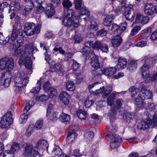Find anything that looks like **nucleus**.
I'll use <instances>...</instances> for the list:
<instances>
[{"label": "nucleus", "mask_w": 157, "mask_h": 157, "mask_svg": "<svg viewBox=\"0 0 157 157\" xmlns=\"http://www.w3.org/2000/svg\"><path fill=\"white\" fill-rule=\"evenodd\" d=\"M52 154L55 156H60L62 155V157H69L66 155L62 153L61 149L58 146H55L52 151Z\"/></svg>", "instance_id": "obj_17"}, {"label": "nucleus", "mask_w": 157, "mask_h": 157, "mask_svg": "<svg viewBox=\"0 0 157 157\" xmlns=\"http://www.w3.org/2000/svg\"><path fill=\"white\" fill-rule=\"evenodd\" d=\"M48 143L46 140H39L37 143L36 146L35 147H37V150L38 151V148L46 149L48 151Z\"/></svg>", "instance_id": "obj_23"}, {"label": "nucleus", "mask_w": 157, "mask_h": 157, "mask_svg": "<svg viewBox=\"0 0 157 157\" xmlns=\"http://www.w3.org/2000/svg\"><path fill=\"white\" fill-rule=\"evenodd\" d=\"M37 147L30 144H25L23 145V154L25 157H31L35 152L37 151Z\"/></svg>", "instance_id": "obj_11"}, {"label": "nucleus", "mask_w": 157, "mask_h": 157, "mask_svg": "<svg viewBox=\"0 0 157 157\" xmlns=\"http://www.w3.org/2000/svg\"><path fill=\"white\" fill-rule=\"evenodd\" d=\"M77 136V133L73 131L69 132L66 139L67 142L69 144H71L75 140Z\"/></svg>", "instance_id": "obj_22"}, {"label": "nucleus", "mask_w": 157, "mask_h": 157, "mask_svg": "<svg viewBox=\"0 0 157 157\" xmlns=\"http://www.w3.org/2000/svg\"><path fill=\"white\" fill-rule=\"evenodd\" d=\"M140 87L141 89V93L135 98V104L136 106V109L137 110L146 107V104L144 101L148 100V99H151L153 96L152 92L147 89L146 82H141Z\"/></svg>", "instance_id": "obj_1"}, {"label": "nucleus", "mask_w": 157, "mask_h": 157, "mask_svg": "<svg viewBox=\"0 0 157 157\" xmlns=\"http://www.w3.org/2000/svg\"><path fill=\"white\" fill-rule=\"evenodd\" d=\"M23 40L21 38L17 41L16 44L13 46V54L20 58V63H24L26 67L29 69H30L32 67V63L30 57H27L25 58L26 53L23 50H21V48L23 45Z\"/></svg>", "instance_id": "obj_2"}, {"label": "nucleus", "mask_w": 157, "mask_h": 157, "mask_svg": "<svg viewBox=\"0 0 157 157\" xmlns=\"http://www.w3.org/2000/svg\"><path fill=\"white\" fill-rule=\"evenodd\" d=\"M32 10L31 7L29 6H26L23 10V13L26 16L30 13Z\"/></svg>", "instance_id": "obj_55"}, {"label": "nucleus", "mask_w": 157, "mask_h": 157, "mask_svg": "<svg viewBox=\"0 0 157 157\" xmlns=\"http://www.w3.org/2000/svg\"><path fill=\"white\" fill-rule=\"evenodd\" d=\"M33 5L35 7H37L39 5L42 4V2L41 0H30Z\"/></svg>", "instance_id": "obj_54"}, {"label": "nucleus", "mask_w": 157, "mask_h": 157, "mask_svg": "<svg viewBox=\"0 0 157 157\" xmlns=\"http://www.w3.org/2000/svg\"><path fill=\"white\" fill-rule=\"evenodd\" d=\"M144 64L141 67L140 69L142 75L144 78H147L149 76V69L151 67L152 62V59L146 56L141 60Z\"/></svg>", "instance_id": "obj_8"}, {"label": "nucleus", "mask_w": 157, "mask_h": 157, "mask_svg": "<svg viewBox=\"0 0 157 157\" xmlns=\"http://www.w3.org/2000/svg\"><path fill=\"white\" fill-rule=\"evenodd\" d=\"M144 102H145L146 106V107H144L143 108H147L151 110L155 107V106L154 104L153 103L151 102V100H150V103H149V100L147 101H145Z\"/></svg>", "instance_id": "obj_41"}, {"label": "nucleus", "mask_w": 157, "mask_h": 157, "mask_svg": "<svg viewBox=\"0 0 157 157\" xmlns=\"http://www.w3.org/2000/svg\"><path fill=\"white\" fill-rule=\"evenodd\" d=\"M40 82L39 81H37L36 86L33 87L31 90V92L33 93H36L40 90Z\"/></svg>", "instance_id": "obj_45"}, {"label": "nucleus", "mask_w": 157, "mask_h": 157, "mask_svg": "<svg viewBox=\"0 0 157 157\" xmlns=\"http://www.w3.org/2000/svg\"><path fill=\"white\" fill-rule=\"evenodd\" d=\"M89 30H91L92 29L96 30L98 29V25L96 23L94 22L91 23L88 28Z\"/></svg>", "instance_id": "obj_56"}, {"label": "nucleus", "mask_w": 157, "mask_h": 157, "mask_svg": "<svg viewBox=\"0 0 157 157\" xmlns=\"http://www.w3.org/2000/svg\"><path fill=\"white\" fill-rule=\"evenodd\" d=\"M60 100L66 105H67L69 102L70 96L66 92H62L59 95Z\"/></svg>", "instance_id": "obj_18"}, {"label": "nucleus", "mask_w": 157, "mask_h": 157, "mask_svg": "<svg viewBox=\"0 0 157 157\" xmlns=\"http://www.w3.org/2000/svg\"><path fill=\"white\" fill-rule=\"evenodd\" d=\"M149 20V18L148 17L143 15L140 23L144 24H146L148 22Z\"/></svg>", "instance_id": "obj_64"}, {"label": "nucleus", "mask_w": 157, "mask_h": 157, "mask_svg": "<svg viewBox=\"0 0 157 157\" xmlns=\"http://www.w3.org/2000/svg\"><path fill=\"white\" fill-rule=\"evenodd\" d=\"M48 97L50 98H55L57 94V90L54 88H51L48 91Z\"/></svg>", "instance_id": "obj_33"}, {"label": "nucleus", "mask_w": 157, "mask_h": 157, "mask_svg": "<svg viewBox=\"0 0 157 157\" xmlns=\"http://www.w3.org/2000/svg\"><path fill=\"white\" fill-rule=\"evenodd\" d=\"M107 32L104 29H102L98 31L97 33L98 36H103L107 34Z\"/></svg>", "instance_id": "obj_58"}, {"label": "nucleus", "mask_w": 157, "mask_h": 157, "mask_svg": "<svg viewBox=\"0 0 157 157\" xmlns=\"http://www.w3.org/2000/svg\"><path fill=\"white\" fill-rule=\"evenodd\" d=\"M112 91V87L110 85L108 86L105 88V93L104 94L103 96H107L108 95L111 93Z\"/></svg>", "instance_id": "obj_59"}, {"label": "nucleus", "mask_w": 157, "mask_h": 157, "mask_svg": "<svg viewBox=\"0 0 157 157\" xmlns=\"http://www.w3.org/2000/svg\"><path fill=\"white\" fill-rule=\"evenodd\" d=\"M117 94H118V93L116 92H114L109 95L107 100V103L108 105L112 106L113 104L114 103V99Z\"/></svg>", "instance_id": "obj_28"}, {"label": "nucleus", "mask_w": 157, "mask_h": 157, "mask_svg": "<svg viewBox=\"0 0 157 157\" xmlns=\"http://www.w3.org/2000/svg\"><path fill=\"white\" fill-rule=\"evenodd\" d=\"M100 84V83H99L98 82H96L94 83H92V84L89 85L88 86V88L89 90H90V91L91 89L93 87L95 88V89L99 87V85Z\"/></svg>", "instance_id": "obj_57"}, {"label": "nucleus", "mask_w": 157, "mask_h": 157, "mask_svg": "<svg viewBox=\"0 0 157 157\" xmlns=\"http://www.w3.org/2000/svg\"><path fill=\"white\" fill-rule=\"evenodd\" d=\"M143 15L140 13H137L136 16V20L135 22H133L132 25V26H133L135 22L141 23L142 19V18Z\"/></svg>", "instance_id": "obj_52"}, {"label": "nucleus", "mask_w": 157, "mask_h": 157, "mask_svg": "<svg viewBox=\"0 0 157 157\" xmlns=\"http://www.w3.org/2000/svg\"><path fill=\"white\" fill-rule=\"evenodd\" d=\"M141 27L140 26H136L134 27L132 30L131 32V35L134 36L136 35L140 30Z\"/></svg>", "instance_id": "obj_50"}, {"label": "nucleus", "mask_w": 157, "mask_h": 157, "mask_svg": "<svg viewBox=\"0 0 157 157\" xmlns=\"http://www.w3.org/2000/svg\"><path fill=\"white\" fill-rule=\"evenodd\" d=\"M127 63V60L124 58L120 57L118 59L117 67L119 69H123L126 67Z\"/></svg>", "instance_id": "obj_25"}, {"label": "nucleus", "mask_w": 157, "mask_h": 157, "mask_svg": "<svg viewBox=\"0 0 157 157\" xmlns=\"http://www.w3.org/2000/svg\"><path fill=\"white\" fill-rule=\"evenodd\" d=\"M10 37L9 36L6 37V39H4V37L2 34L0 33V44L2 45H4L6 44L9 40Z\"/></svg>", "instance_id": "obj_39"}, {"label": "nucleus", "mask_w": 157, "mask_h": 157, "mask_svg": "<svg viewBox=\"0 0 157 157\" xmlns=\"http://www.w3.org/2000/svg\"><path fill=\"white\" fill-rule=\"evenodd\" d=\"M19 33V31L16 28H13L12 33L11 34V40L12 41H14L15 39L17 38L18 37L19 38V39H17V41L19 40H20L21 38H22L23 39V37L21 36L20 35H19L18 34ZM17 43V42H16V43L13 44V46L14 44H16Z\"/></svg>", "instance_id": "obj_19"}, {"label": "nucleus", "mask_w": 157, "mask_h": 157, "mask_svg": "<svg viewBox=\"0 0 157 157\" xmlns=\"http://www.w3.org/2000/svg\"><path fill=\"white\" fill-rule=\"evenodd\" d=\"M94 133L92 131L88 132L85 135V140L87 142H90L94 137Z\"/></svg>", "instance_id": "obj_36"}, {"label": "nucleus", "mask_w": 157, "mask_h": 157, "mask_svg": "<svg viewBox=\"0 0 157 157\" xmlns=\"http://www.w3.org/2000/svg\"><path fill=\"white\" fill-rule=\"evenodd\" d=\"M152 124V121L149 118L140 123L137 125L139 129L145 130L149 128Z\"/></svg>", "instance_id": "obj_16"}, {"label": "nucleus", "mask_w": 157, "mask_h": 157, "mask_svg": "<svg viewBox=\"0 0 157 157\" xmlns=\"http://www.w3.org/2000/svg\"><path fill=\"white\" fill-rule=\"evenodd\" d=\"M73 10L69 9L65 13L63 18L62 23L65 26L71 28L72 30L77 28L79 25V17L78 16H75L73 20L72 17L74 15Z\"/></svg>", "instance_id": "obj_3"}, {"label": "nucleus", "mask_w": 157, "mask_h": 157, "mask_svg": "<svg viewBox=\"0 0 157 157\" xmlns=\"http://www.w3.org/2000/svg\"><path fill=\"white\" fill-rule=\"evenodd\" d=\"M106 127L109 129L108 136L111 140V147L113 149H117L120 146V143L122 142L121 137L115 134L117 129V127L116 124L113 123L112 124V125L109 126L107 125Z\"/></svg>", "instance_id": "obj_6"}, {"label": "nucleus", "mask_w": 157, "mask_h": 157, "mask_svg": "<svg viewBox=\"0 0 157 157\" xmlns=\"http://www.w3.org/2000/svg\"><path fill=\"white\" fill-rule=\"evenodd\" d=\"M40 46V48H43V50H44L45 52H49V48L47 42H41Z\"/></svg>", "instance_id": "obj_51"}, {"label": "nucleus", "mask_w": 157, "mask_h": 157, "mask_svg": "<svg viewBox=\"0 0 157 157\" xmlns=\"http://www.w3.org/2000/svg\"><path fill=\"white\" fill-rule=\"evenodd\" d=\"M122 40L121 36L118 35L115 36L111 40V43L112 46L113 47H117L121 43Z\"/></svg>", "instance_id": "obj_24"}, {"label": "nucleus", "mask_w": 157, "mask_h": 157, "mask_svg": "<svg viewBox=\"0 0 157 157\" xmlns=\"http://www.w3.org/2000/svg\"><path fill=\"white\" fill-rule=\"evenodd\" d=\"M93 44V41H89L86 42L84 44V47L82 49V51L85 52L84 54L91 59V64L92 66L94 68H98L100 64L98 61V57L95 56L93 50L90 49L92 48Z\"/></svg>", "instance_id": "obj_5"}, {"label": "nucleus", "mask_w": 157, "mask_h": 157, "mask_svg": "<svg viewBox=\"0 0 157 157\" xmlns=\"http://www.w3.org/2000/svg\"><path fill=\"white\" fill-rule=\"evenodd\" d=\"M67 89L70 91H73L75 89V83L71 81L67 82L66 86Z\"/></svg>", "instance_id": "obj_37"}, {"label": "nucleus", "mask_w": 157, "mask_h": 157, "mask_svg": "<svg viewBox=\"0 0 157 157\" xmlns=\"http://www.w3.org/2000/svg\"><path fill=\"white\" fill-rule=\"evenodd\" d=\"M134 117V114L130 113H125L123 116L124 120L127 122H129Z\"/></svg>", "instance_id": "obj_32"}, {"label": "nucleus", "mask_w": 157, "mask_h": 157, "mask_svg": "<svg viewBox=\"0 0 157 157\" xmlns=\"http://www.w3.org/2000/svg\"><path fill=\"white\" fill-rule=\"evenodd\" d=\"M41 25H37L33 22L26 23L24 24V32L28 36H31L38 34L40 31Z\"/></svg>", "instance_id": "obj_7"}, {"label": "nucleus", "mask_w": 157, "mask_h": 157, "mask_svg": "<svg viewBox=\"0 0 157 157\" xmlns=\"http://www.w3.org/2000/svg\"><path fill=\"white\" fill-rule=\"evenodd\" d=\"M20 149L19 144L17 143H13L11 147V150L5 151L3 157H11L13 156V154L17 152Z\"/></svg>", "instance_id": "obj_12"}, {"label": "nucleus", "mask_w": 157, "mask_h": 157, "mask_svg": "<svg viewBox=\"0 0 157 157\" xmlns=\"http://www.w3.org/2000/svg\"><path fill=\"white\" fill-rule=\"evenodd\" d=\"M3 4V7L5 8H7L9 10V13H11V14L10 15V18L12 19L13 18L16 14L15 10H14V8L13 6H10L6 2H4Z\"/></svg>", "instance_id": "obj_21"}, {"label": "nucleus", "mask_w": 157, "mask_h": 157, "mask_svg": "<svg viewBox=\"0 0 157 157\" xmlns=\"http://www.w3.org/2000/svg\"><path fill=\"white\" fill-rule=\"evenodd\" d=\"M116 114L115 108H112L107 114V115L109 117L111 121H113L116 119Z\"/></svg>", "instance_id": "obj_34"}, {"label": "nucleus", "mask_w": 157, "mask_h": 157, "mask_svg": "<svg viewBox=\"0 0 157 157\" xmlns=\"http://www.w3.org/2000/svg\"><path fill=\"white\" fill-rule=\"evenodd\" d=\"M13 119L10 112H7L3 116L1 121V127L2 128H8L12 124Z\"/></svg>", "instance_id": "obj_10"}, {"label": "nucleus", "mask_w": 157, "mask_h": 157, "mask_svg": "<svg viewBox=\"0 0 157 157\" xmlns=\"http://www.w3.org/2000/svg\"><path fill=\"white\" fill-rule=\"evenodd\" d=\"M27 114L26 113H24L21 114L19 119V121L21 124L25 123L27 118Z\"/></svg>", "instance_id": "obj_48"}, {"label": "nucleus", "mask_w": 157, "mask_h": 157, "mask_svg": "<svg viewBox=\"0 0 157 157\" xmlns=\"http://www.w3.org/2000/svg\"><path fill=\"white\" fill-rule=\"evenodd\" d=\"M123 101V100L121 99H118L116 100L117 108V109H119L121 108Z\"/></svg>", "instance_id": "obj_63"}, {"label": "nucleus", "mask_w": 157, "mask_h": 157, "mask_svg": "<svg viewBox=\"0 0 157 157\" xmlns=\"http://www.w3.org/2000/svg\"><path fill=\"white\" fill-rule=\"evenodd\" d=\"M102 43L100 41H96L94 43H93L92 45V48L93 49L97 50H99L101 48V47L102 46Z\"/></svg>", "instance_id": "obj_42"}, {"label": "nucleus", "mask_w": 157, "mask_h": 157, "mask_svg": "<svg viewBox=\"0 0 157 157\" xmlns=\"http://www.w3.org/2000/svg\"><path fill=\"white\" fill-rule=\"evenodd\" d=\"M143 10L144 14L147 16H151L157 12L156 7L151 3H146L144 7Z\"/></svg>", "instance_id": "obj_13"}, {"label": "nucleus", "mask_w": 157, "mask_h": 157, "mask_svg": "<svg viewBox=\"0 0 157 157\" xmlns=\"http://www.w3.org/2000/svg\"><path fill=\"white\" fill-rule=\"evenodd\" d=\"M89 15V12L86 9L85 7H83L81 8L80 12V16H82L83 15H86L87 17H88Z\"/></svg>", "instance_id": "obj_47"}, {"label": "nucleus", "mask_w": 157, "mask_h": 157, "mask_svg": "<svg viewBox=\"0 0 157 157\" xmlns=\"http://www.w3.org/2000/svg\"><path fill=\"white\" fill-rule=\"evenodd\" d=\"M129 91L131 93L132 97L134 98L135 96L139 92V90L138 88L132 87L129 89Z\"/></svg>", "instance_id": "obj_43"}, {"label": "nucleus", "mask_w": 157, "mask_h": 157, "mask_svg": "<svg viewBox=\"0 0 157 157\" xmlns=\"http://www.w3.org/2000/svg\"><path fill=\"white\" fill-rule=\"evenodd\" d=\"M105 90V88L104 86H102V87H100L99 89H96L95 90V92L96 94H100L103 93Z\"/></svg>", "instance_id": "obj_61"}, {"label": "nucleus", "mask_w": 157, "mask_h": 157, "mask_svg": "<svg viewBox=\"0 0 157 157\" xmlns=\"http://www.w3.org/2000/svg\"><path fill=\"white\" fill-rule=\"evenodd\" d=\"M150 39L153 41L157 40V30L155 31L152 33Z\"/></svg>", "instance_id": "obj_62"}, {"label": "nucleus", "mask_w": 157, "mask_h": 157, "mask_svg": "<svg viewBox=\"0 0 157 157\" xmlns=\"http://www.w3.org/2000/svg\"><path fill=\"white\" fill-rule=\"evenodd\" d=\"M60 114L58 112H54L51 113V112L47 111L46 116L47 118L52 121L56 120L59 117Z\"/></svg>", "instance_id": "obj_20"}, {"label": "nucleus", "mask_w": 157, "mask_h": 157, "mask_svg": "<svg viewBox=\"0 0 157 157\" xmlns=\"http://www.w3.org/2000/svg\"><path fill=\"white\" fill-rule=\"evenodd\" d=\"M137 67V63L136 61L132 60L129 63V70L132 71L135 70Z\"/></svg>", "instance_id": "obj_40"}, {"label": "nucleus", "mask_w": 157, "mask_h": 157, "mask_svg": "<svg viewBox=\"0 0 157 157\" xmlns=\"http://www.w3.org/2000/svg\"><path fill=\"white\" fill-rule=\"evenodd\" d=\"M113 16L108 15L106 16L104 20L103 24L106 26H109L112 22L113 19Z\"/></svg>", "instance_id": "obj_30"}, {"label": "nucleus", "mask_w": 157, "mask_h": 157, "mask_svg": "<svg viewBox=\"0 0 157 157\" xmlns=\"http://www.w3.org/2000/svg\"><path fill=\"white\" fill-rule=\"evenodd\" d=\"M101 51L104 52L108 53L109 52V48L106 44H102V46L100 49Z\"/></svg>", "instance_id": "obj_60"}, {"label": "nucleus", "mask_w": 157, "mask_h": 157, "mask_svg": "<svg viewBox=\"0 0 157 157\" xmlns=\"http://www.w3.org/2000/svg\"><path fill=\"white\" fill-rule=\"evenodd\" d=\"M34 48L32 44H27L25 45V48L24 49L23 48L22 45V47L21 48V50L22 49L23 51H25L26 52H28L29 53H31L33 52Z\"/></svg>", "instance_id": "obj_35"}, {"label": "nucleus", "mask_w": 157, "mask_h": 157, "mask_svg": "<svg viewBox=\"0 0 157 157\" xmlns=\"http://www.w3.org/2000/svg\"><path fill=\"white\" fill-rule=\"evenodd\" d=\"M43 120L42 119H40L36 122L34 127L37 130L41 129L43 126Z\"/></svg>", "instance_id": "obj_38"}, {"label": "nucleus", "mask_w": 157, "mask_h": 157, "mask_svg": "<svg viewBox=\"0 0 157 157\" xmlns=\"http://www.w3.org/2000/svg\"><path fill=\"white\" fill-rule=\"evenodd\" d=\"M127 24L128 23L126 22L120 24V26H119V29H118L119 30V34L123 32L126 29Z\"/></svg>", "instance_id": "obj_46"}, {"label": "nucleus", "mask_w": 157, "mask_h": 157, "mask_svg": "<svg viewBox=\"0 0 157 157\" xmlns=\"http://www.w3.org/2000/svg\"><path fill=\"white\" fill-rule=\"evenodd\" d=\"M60 120L61 121L65 124L69 123L71 117L70 116L64 113H63L60 115Z\"/></svg>", "instance_id": "obj_27"}, {"label": "nucleus", "mask_w": 157, "mask_h": 157, "mask_svg": "<svg viewBox=\"0 0 157 157\" xmlns=\"http://www.w3.org/2000/svg\"><path fill=\"white\" fill-rule=\"evenodd\" d=\"M98 71H99V72L97 74V75H101L103 74L106 76H111L115 74L116 71V69L115 67H112L109 68H105Z\"/></svg>", "instance_id": "obj_14"}, {"label": "nucleus", "mask_w": 157, "mask_h": 157, "mask_svg": "<svg viewBox=\"0 0 157 157\" xmlns=\"http://www.w3.org/2000/svg\"><path fill=\"white\" fill-rule=\"evenodd\" d=\"M14 65V62L12 58L8 59L3 58L0 60V69L1 70L5 69L10 71L12 69Z\"/></svg>", "instance_id": "obj_9"}, {"label": "nucleus", "mask_w": 157, "mask_h": 157, "mask_svg": "<svg viewBox=\"0 0 157 157\" xmlns=\"http://www.w3.org/2000/svg\"><path fill=\"white\" fill-rule=\"evenodd\" d=\"M71 61L72 63V67L73 71H75L79 68L80 66L79 63L73 59L71 60Z\"/></svg>", "instance_id": "obj_44"}, {"label": "nucleus", "mask_w": 157, "mask_h": 157, "mask_svg": "<svg viewBox=\"0 0 157 157\" xmlns=\"http://www.w3.org/2000/svg\"><path fill=\"white\" fill-rule=\"evenodd\" d=\"M46 9L45 13L48 17H52L55 13L54 7L52 4H50Z\"/></svg>", "instance_id": "obj_26"}, {"label": "nucleus", "mask_w": 157, "mask_h": 157, "mask_svg": "<svg viewBox=\"0 0 157 157\" xmlns=\"http://www.w3.org/2000/svg\"><path fill=\"white\" fill-rule=\"evenodd\" d=\"M34 128L33 126L31 125L29 126L26 131V135L28 136H30L33 132Z\"/></svg>", "instance_id": "obj_53"}, {"label": "nucleus", "mask_w": 157, "mask_h": 157, "mask_svg": "<svg viewBox=\"0 0 157 157\" xmlns=\"http://www.w3.org/2000/svg\"><path fill=\"white\" fill-rule=\"evenodd\" d=\"M29 75L26 72L21 71H19L14 77V89L17 94H19L29 82Z\"/></svg>", "instance_id": "obj_4"}, {"label": "nucleus", "mask_w": 157, "mask_h": 157, "mask_svg": "<svg viewBox=\"0 0 157 157\" xmlns=\"http://www.w3.org/2000/svg\"><path fill=\"white\" fill-rule=\"evenodd\" d=\"M77 116L81 119H85L87 118V113L82 110L79 109L77 112Z\"/></svg>", "instance_id": "obj_31"}, {"label": "nucleus", "mask_w": 157, "mask_h": 157, "mask_svg": "<svg viewBox=\"0 0 157 157\" xmlns=\"http://www.w3.org/2000/svg\"><path fill=\"white\" fill-rule=\"evenodd\" d=\"M62 4L64 8L67 9L72 6L71 2L69 0H64L62 2Z\"/></svg>", "instance_id": "obj_49"}, {"label": "nucleus", "mask_w": 157, "mask_h": 157, "mask_svg": "<svg viewBox=\"0 0 157 157\" xmlns=\"http://www.w3.org/2000/svg\"><path fill=\"white\" fill-rule=\"evenodd\" d=\"M124 15L127 20L132 22L134 20L135 15L133 9L129 7H127L125 10Z\"/></svg>", "instance_id": "obj_15"}, {"label": "nucleus", "mask_w": 157, "mask_h": 157, "mask_svg": "<svg viewBox=\"0 0 157 157\" xmlns=\"http://www.w3.org/2000/svg\"><path fill=\"white\" fill-rule=\"evenodd\" d=\"M63 67L61 64L59 63L54 64L51 67V70L52 71H56L59 73L62 72L63 70Z\"/></svg>", "instance_id": "obj_29"}]
</instances>
